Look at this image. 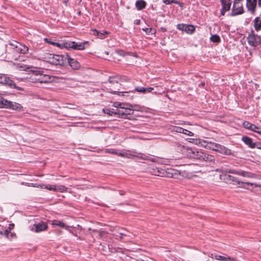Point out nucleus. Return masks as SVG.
Returning <instances> with one entry per match:
<instances>
[{"instance_id":"nucleus-1","label":"nucleus","mask_w":261,"mask_h":261,"mask_svg":"<svg viewBox=\"0 0 261 261\" xmlns=\"http://www.w3.org/2000/svg\"><path fill=\"white\" fill-rule=\"evenodd\" d=\"M177 149L180 150L182 154L190 158L198 160L200 161L211 162L214 160L213 156L197 150L195 148H189L179 145L177 146Z\"/></svg>"},{"instance_id":"nucleus-2","label":"nucleus","mask_w":261,"mask_h":261,"mask_svg":"<svg viewBox=\"0 0 261 261\" xmlns=\"http://www.w3.org/2000/svg\"><path fill=\"white\" fill-rule=\"evenodd\" d=\"M6 51L7 52L8 57L5 58L8 59L17 60L18 54H27L29 51L28 47L17 41H12L6 45Z\"/></svg>"},{"instance_id":"nucleus-3","label":"nucleus","mask_w":261,"mask_h":261,"mask_svg":"<svg viewBox=\"0 0 261 261\" xmlns=\"http://www.w3.org/2000/svg\"><path fill=\"white\" fill-rule=\"evenodd\" d=\"M154 174L157 176H166L169 178H176L179 180H181L184 176L181 172L172 169H168L167 171L163 169H158L156 171H155Z\"/></svg>"},{"instance_id":"nucleus-4","label":"nucleus","mask_w":261,"mask_h":261,"mask_svg":"<svg viewBox=\"0 0 261 261\" xmlns=\"http://www.w3.org/2000/svg\"><path fill=\"white\" fill-rule=\"evenodd\" d=\"M87 43V42H85L84 43H77L75 42H71V41L62 42V43L56 42L55 46H56L60 48H73L74 49L83 50L85 48V44H86Z\"/></svg>"},{"instance_id":"nucleus-5","label":"nucleus","mask_w":261,"mask_h":261,"mask_svg":"<svg viewBox=\"0 0 261 261\" xmlns=\"http://www.w3.org/2000/svg\"><path fill=\"white\" fill-rule=\"evenodd\" d=\"M45 60L53 65H63L64 64V58L61 55L47 54L44 57Z\"/></svg>"},{"instance_id":"nucleus-6","label":"nucleus","mask_w":261,"mask_h":261,"mask_svg":"<svg viewBox=\"0 0 261 261\" xmlns=\"http://www.w3.org/2000/svg\"><path fill=\"white\" fill-rule=\"evenodd\" d=\"M0 83L7 85L11 88H15L18 90H23L21 87L17 86L14 81L4 74H0Z\"/></svg>"},{"instance_id":"nucleus-7","label":"nucleus","mask_w":261,"mask_h":261,"mask_svg":"<svg viewBox=\"0 0 261 261\" xmlns=\"http://www.w3.org/2000/svg\"><path fill=\"white\" fill-rule=\"evenodd\" d=\"M210 146H209V148L213 150H215L222 154L226 155L230 154V150L224 146L219 144L211 142L210 143Z\"/></svg>"},{"instance_id":"nucleus-8","label":"nucleus","mask_w":261,"mask_h":261,"mask_svg":"<svg viewBox=\"0 0 261 261\" xmlns=\"http://www.w3.org/2000/svg\"><path fill=\"white\" fill-rule=\"evenodd\" d=\"M2 103V108H10L12 110L20 111L22 110V107L19 103L15 102H12L8 101L7 100L4 98V100L1 101Z\"/></svg>"},{"instance_id":"nucleus-9","label":"nucleus","mask_w":261,"mask_h":261,"mask_svg":"<svg viewBox=\"0 0 261 261\" xmlns=\"http://www.w3.org/2000/svg\"><path fill=\"white\" fill-rule=\"evenodd\" d=\"M247 40L248 44L252 46H257L260 43V37L254 33L250 34L248 37Z\"/></svg>"},{"instance_id":"nucleus-10","label":"nucleus","mask_w":261,"mask_h":261,"mask_svg":"<svg viewBox=\"0 0 261 261\" xmlns=\"http://www.w3.org/2000/svg\"><path fill=\"white\" fill-rule=\"evenodd\" d=\"M244 9L242 4L241 3L233 2L231 11V16H236L244 13Z\"/></svg>"},{"instance_id":"nucleus-11","label":"nucleus","mask_w":261,"mask_h":261,"mask_svg":"<svg viewBox=\"0 0 261 261\" xmlns=\"http://www.w3.org/2000/svg\"><path fill=\"white\" fill-rule=\"evenodd\" d=\"M177 28L179 30L184 31L188 34H192L195 31V27L193 25L178 24Z\"/></svg>"},{"instance_id":"nucleus-12","label":"nucleus","mask_w":261,"mask_h":261,"mask_svg":"<svg viewBox=\"0 0 261 261\" xmlns=\"http://www.w3.org/2000/svg\"><path fill=\"white\" fill-rule=\"evenodd\" d=\"M257 0H246V7L252 14L255 13Z\"/></svg>"},{"instance_id":"nucleus-13","label":"nucleus","mask_w":261,"mask_h":261,"mask_svg":"<svg viewBox=\"0 0 261 261\" xmlns=\"http://www.w3.org/2000/svg\"><path fill=\"white\" fill-rule=\"evenodd\" d=\"M47 228V224L41 221L34 224L32 229L36 232H39L46 230Z\"/></svg>"},{"instance_id":"nucleus-14","label":"nucleus","mask_w":261,"mask_h":261,"mask_svg":"<svg viewBox=\"0 0 261 261\" xmlns=\"http://www.w3.org/2000/svg\"><path fill=\"white\" fill-rule=\"evenodd\" d=\"M39 83H47L53 81L51 76L47 74H43L42 71L39 70Z\"/></svg>"},{"instance_id":"nucleus-15","label":"nucleus","mask_w":261,"mask_h":261,"mask_svg":"<svg viewBox=\"0 0 261 261\" xmlns=\"http://www.w3.org/2000/svg\"><path fill=\"white\" fill-rule=\"evenodd\" d=\"M224 179L226 182L229 184H234L237 183L238 185L242 184V182L240 181L237 177L230 175H225Z\"/></svg>"},{"instance_id":"nucleus-16","label":"nucleus","mask_w":261,"mask_h":261,"mask_svg":"<svg viewBox=\"0 0 261 261\" xmlns=\"http://www.w3.org/2000/svg\"><path fill=\"white\" fill-rule=\"evenodd\" d=\"M128 111L126 106H125V108L117 109L116 110V115H119V117H124L127 115H131L132 113L127 112Z\"/></svg>"},{"instance_id":"nucleus-17","label":"nucleus","mask_w":261,"mask_h":261,"mask_svg":"<svg viewBox=\"0 0 261 261\" xmlns=\"http://www.w3.org/2000/svg\"><path fill=\"white\" fill-rule=\"evenodd\" d=\"M242 140L251 148H254L256 146V144L253 142L252 139L248 137L243 136L242 138Z\"/></svg>"},{"instance_id":"nucleus-18","label":"nucleus","mask_w":261,"mask_h":261,"mask_svg":"<svg viewBox=\"0 0 261 261\" xmlns=\"http://www.w3.org/2000/svg\"><path fill=\"white\" fill-rule=\"evenodd\" d=\"M93 35L97 36L98 38L104 39L106 37L107 35L109 34L107 31H103L102 32H99L95 29L92 30Z\"/></svg>"},{"instance_id":"nucleus-19","label":"nucleus","mask_w":261,"mask_h":261,"mask_svg":"<svg viewBox=\"0 0 261 261\" xmlns=\"http://www.w3.org/2000/svg\"><path fill=\"white\" fill-rule=\"evenodd\" d=\"M68 62L71 68L74 70L78 69L80 67V64L73 59L68 58Z\"/></svg>"},{"instance_id":"nucleus-20","label":"nucleus","mask_w":261,"mask_h":261,"mask_svg":"<svg viewBox=\"0 0 261 261\" xmlns=\"http://www.w3.org/2000/svg\"><path fill=\"white\" fill-rule=\"evenodd\" d=\"M39 70L33 71V73L30 77V81L32 83H39Z\"/></svg>"},{"instance_id":"nucleus-21","label":"nucleus","mask_w":261,"mask_h":261,"mask_svg":"<svg viewBox=\"0 0 261 261\" xmlns=\"http://www.w3.org/2000/svg\"><path fill=\"white\" fill-rule=\"evenodd\" d=\"M52 225L54 227L59 226L61 228H64L67 230L69 229V226H66L65 223H64L62 221L55 220L52 221L51 223Z\"/></svg>"},{"instance_id":"nucleus-22","label":"nucleus","mask_w":261,"mask_h":261,"mask_svg":"<svg viewBox=\"0 0 261 261\" xmlns=\"http://www.w3.org/2000/svg\"><path fill=\"white\" fill-rule=\"evenodd\" d=\"M133 153H136V152H130V151H125V152H119L118 156L127 158H132L134 156H138L137 155H136Z\"/></svg>"},{"instance_id":"nucleus-23","label":"nucleus","mask_w":261,"mask_h":261,"mask_svg":"<svg viewBox=\"0 0 261 261\" xmlns=\"http://www.w3.org/2000/svg\"><path fill=\"white\" fill-rule=\"evenodd\" d=\"M221 2L222 5V9L227 11L230 10L231 5L230 0H221Z\"/></svg>"},{"instance_id":"nucleus-24","label":"nucleus","mask_w":261,"mask_h":261,"mask_svg":"<svg viewBox=\"0 0 261 261\" xmlns=\"http://www.w3.org/2000/svg\"><path fill=\"white\" fill-rule=\"evenodd\" d=\"M254 27L257 31L261 29V19L259 17H257L254 20Z\"/></svg>"},{"instance_id":"nucleus-25","label":"nucleus","mask_w":261,"mask_h":261,"mask_svg":"<svg viewBox=\"0 0 261 261\" xmlns=\"http://www.w3.org/2000/svg\"><path fill=\"white\" fill-rule=\"evenodd\" d=\"M136 6L138 10H141L145 7L146 3L143 0L137 1L136 3Z\"/></svg>"},{"instance_id":"nucleus-26","label":"nucleus","mask_w":261,"mask_h":261,"mask_svg":"<svg viewBox=\"0 0 261 261\" xmlns=\"http://www.w3.org/2000/svg\"><path fill=\"white\" fill-rule=\"evenodd\" d=\"M0 233L2 235H5L6 236V237L9 239H12L14 236H15V234L13 233H10V232H9L8 230V229H6L4 231H0Z\"/></svg>"},{"instance_id":"nucleus-27","label":"nucleus","mask_w":261,"mask_h":261,"mask_svg":"<svg viewBox=\"0 0 261 261\" xmlns=\"http://www.w3.org/2000/svg\"><path fill=\"white\" fill-rule=\"evenodd\" d=\"M142 30L144 31L148 35H152L156 33V30L154 29H153L152 28H143Z\"/></svg>"},{"instance_id":"nucleus-28","label":"nucleus","mask_w":261,"mask_h":261,"mask_svg":"<svg viewBox=\"0 0 261 261\" xmlns=\"http://www.w3.org/2000/svg\"><path fill=\"white\" fill-rule=\"evenodd\" d=\"M103 112L110 116L116 115V110L114 109H104Z\"/></svg>"},{"instance_id":"nucleus-29","label":"nucleus","mask_w":261,"mask_h":261,"mask_svg":"<svg viewBox=\"0 0 261 261\" xmlns=\"http://www.w3.org/2000/svg\"><path fill=\"white\" fill-rule=\"evenodd\" d=\"M243 125L245 128L250 129V130H251V128H252V127L255 128L254 126V124L250 123V122H249L248 121L244 122L243 123Z\"/></svg>"},{"instance_id":"nucleus-30","label":"nucleus","mask_w":261,"mask_h":261,"mask_svg":"<svg viewBox=\"0 0 261 261\" xmlns=\"http://www.w3.org/2000/svg\"><path fill=\"white\" fill-rule=\"evenodd\" d=\"M211 40L215 43H218L220 41V38L217 35H213L210 38Z\"/></svg>"},{"instance_id":"nucleus-31","label":"nucleus","mask_w":261,"mask_h":261,"mask_svg":"<svg viewBox=\"0 0 261 261\" xmlns=\"http://www.w3.org/2000/svg\"><path fill=\"white\" fill-rule=\"evenodd\" d=\"M228 172L232 174H238L245 177L246 172L244 171H238L236 170H229Z\"/></svg>"},{"instance_id":"nucleus-32","label":"nucleus","mask_w":261,"mask_h":261,"mask_svg":"<svg viewBox=\"0 0 261 261\" xmlns=\"http://www.w3.org/2000/svg\"><path fill=\"white\" fill-rule=\"evenodd\" d=\"M17 68L21 71H25L29 69V67L23 64H19L17 65Z\"/></svg>"},{"instance_id":"nucleus-33","label":"nucleus","mask_w":261,"mask_h":261,"mask_svg":"<svg viewBox=\"0 0 261 261\" xmlns=\"http://www.w3.org/2000/svg\"><path fill=\"white\" fill-rule=\"evenodd\" d=\"M127 104L122 103L119 102H115L113 103V106L117 109L125 108V106H126Z\"/></svg>"},{"instance_id":"nucleus-34","label":"nucleus","mask_w":261,"mask_h":261,"mask_svg":"<svg viewBox=\"0 0 261 261\" xmlns=\"http://www.w3.org/2000/svg\"><path fill=\"white\" fill-rule=\"evenodd\" d=\"M67 188L64 186H56V191H59L60 192H64L67 191Z\"/></svg>"},{"instance_id":"nucleus-35","label":"nucleus","mask_w":261,"mask_h":261,"mask_svg":"<svg viewBox=\"0 0 261 261\" xmlns=\"http://www.w3.org/2000/svg\"><path fill=\"white\" fill-rule=\"evenodd\" d=\"M120 79L118 76L110 77L109 81L110 83H118Z\"/></svg>"},{"instance_id":"nucleus-36","label":"nucleus","mask_w":261,"mask_h":261,"mask_svg":"<svg viewBox=\"0 0 261 261\" xmlns=\"http://www.w3.org/2000/svg\"><path fill=\"white\" fill-rule=\"evenodd\" d=\"M172 131L179 133H182L184 132V128L181 127L174 126L172 128Z\"/></svg>"},{"instance_id":"nucleus-37","label":"nucleus","mask_w":261,"mask_h":261,"mask_svg":"<svg viewBox=\"0 0 261 261\" xmlns=\"http://www.w3.org/2000/svg\"><path fill=\"white\" fill-rule=\"evenodd\" d=\"M106 152L110 153L112 154H116L118 155L119 151H117L114 149H106L105 150Z\"/></svg>"},{"instance_id":"nucleus-38","label":"nucleus","mask_w":261,"mask_h":261,"mask_svg":"<svg viewBox=\"0 0 261 261\" xmlns=\"http://www.w3.org/2000/svg\"><path fill=\"white\" fill-rule=\"evenodd\" d=\"M254 126L255 128L252 127V128H251V130L253 131L257 134L261 135V127H258L254 124Z\"/></svg>"},{"instance_id":"nucleus-39","label":"nucleus","mask_w":261,"mask_h":261,"mask_svg":"<svg viewBox=\"0 0 261 261\" xmlns=\"http://www.w3.org/2000/svg\"><path fill=\"white\" fill-rule=\"evenodd\" d=\"M45 189H46L50 191H56V185H53V186L46 185L45 186Z\"/></svg>"},{"instance_id":"nucleus-40","label":"nucleus","mask_w":261,"mask_h":261,"mask_svg":"<svg viewBox=\"0 0 261 261\" xmlns=\"http://www.w3.org/2000/svg\"><path fill=\"white\" fill-rule=\"evenodd\" d=\"M120 235L121 236H129V232L126 231V230H122V229H121V231L119 232Z\"/></svg>"},{"instance_id":"nucleus-41","label":"nucleus","mask_w":261,"mask_h":261,"mask_svg":"<svg viewBox=\"0 0 261 261\" xmlns=\"http://www.w3.org/2000/svg\"><path fill=\"white\" fill-rule=\"evenodd\" d=\"M184 132L183 133H182V134H185L188 136H194V133H192V132L189 131V130L184 129Z\"/></svg>"},{"instance_id":"nucleus-42","label":"nucleus","mask_w":261,"mask_h":261,"mask_svg":"<svg viewBox=\"0 0 261 261\" xmlns=\"http://www.w3.org/2000/svg\"><path fill=\"white\" fill-rule=\"evenodd\" d=\"M135 90L139 92L146 93L145 88L144 87H137L135 88Z\"/></svg>"},{"instance_id":"nucleus-43","label":"nucleus","mask_w":261,"mask_h":261,"mask_svg":"<svg viewBox=\"0 0 261 261\" xmlns=\"http://www.w3.org/2000/svg\"><path fill=\"white\" fill-rule=\"evenodd\" d=\"M215 257L217 259L223 260V261H225V260L226 259V257L221 256V255H215Z\"/></svg>"},{"instance_id":"nucleus-44","label":"nucleus","mask_w":261,"mask_h":261,"mask_svg":"<svg viewBox=\"0 0 261 261\" xmlns=\"http://www.w3.org/2000/svg\"><path fill=\"white\" fill-rule=\"evenodd\" d=\"M127 105L126 106V108L128 109V111H127V112H130L132 113V114L133 113V107L132 105H129V107H127Z\"/></svg>"},{"instance_id":"nucleus-45","label":"nucleus","mask_w":261,"mask_h":261,"mask_svg":"<svg viewBox=\"0 0 261 261\" xmlns=\"http://www.w3.org/2000/svg\"><path fill=\"white\" fill-rule=\"evenodd\" d=\"M245 177H254V174H252V173H249V172H246V174H245Z\"/></svg>"},{"instance_id":"nucleus-46","label":"nucleus","mask_w":261,"mask_h":261,"mask_svg":"<svg viewBox=\"0 0 261 261\" xmlns=\"http://www.w3.org/2000/svg\"><path fill=\"white\" fill-rule=\"evenodd\" d=\"M14 227V224H10L8 228L7 229L8 230L9 232H10V231L13 229Z\"/></svg>"},{"instance_id":"nucleus-47","label":"nucleus","mask_w":261,"mask_h":261,"mask_svg":"<svg viewBox=\"0 0 261 261\" xmlns=\"http://www.w3.org/2000/svg\"><path fill=\"white\" fill-rule=\"evenodd\" d=\"M173 0H164V3L166 5H169L173 3Z\"/></svg>"},{"instance_id":"nucleus-48","label":"nucleus","mask_w":261,"mask_h":261,"mask_svg":"<svg viewBox=\"0 0 261 261\" xmlns=\"http://www.w3.org/2000/svg\"><path fill=\"white\" fill-rule=\"evenodd\" d=\"M225 261H237L234 258L230 257H226Z\"/></svg>"},{"instance_id":"nucleus-49","label":"nucleus","mask_w":261,"mask_h":261,"mask_svg":"<svg viewBox=\"0 0 261 261\" xmlns=\"http://www.w3.org/2000/svg\"><path fill=\"white\" fill-rule=\"evenodd\" d=\"M146 93L147 92H150L152 90H153V88L152 87H148L145 88Z\"/></svg>"},{"instance_id":"nucleus-50","label":"nucleus","mask_w":261,"mask_h":261,"mask_svg":"<svg viewBox=\"0 0 261 261\" xmlns=\"http://www.w3.org/2000/svg\"><path fill=\"white\" fill-rule=\"evenodd\" d=\"M120 93H122V95L123 96H127V95H126V94H128V92H118V95H120Z\"/></svg>"},{"instance_id":"nucleus-51","label":"nucleus","mask_w":261,"mask_h":261,"mask_svg":"<svg viewBox=\"0 0 261 261\" xmlns=\"http://www.w3.org/2000/svg\"><path fill=\"white\" fill-rule=\"evenodd\" d=\"M226 11H225L224 9L222 8L221 11V15H222V16L224 15Z\"/></svg>"},{"instance_id":"nucleus-52","label":"nucleus","mask_w":261,"mask_h":261,"mask_svg":"<svg viewBox=\"0 0 261 261\" xmlns=\"http://www.w3.org/2000/svg\"><path fill=\"white\" fill-rule=\"evenodd\" d=\"M4 100V98L0 96V108L2 107V103H1V101Z\"/></svg>"},{"instance_id":"nucleus-53","label":"nucleus","mask_w":261,"mask_h":261,"mask_svg":"<svg viewBox=\"0 0 261 261\" xmlns=\"http://www.w3.org/2000/svg\"><path fill=\"white\" fill-rule=\"evenodd\" d=\"M49 44H52L53 45H55V42H53V41H48V42Z\"/></svg>"},{"instance_id":"nucleus-54","label":"nucleus","mask_w":261,"mask_h":261,"mask_svg":"<svg viewBox=\"0 0 261 261\" xmlns=\"http://www.w3.org/2000/svg\"><path fill=\"white\" fill-rule=\"evenodd\" d=\"M256 147L258 149H261V144L257 145Z\"/></svg>"},{"instance_id":"nucleus-55","label":"nucleus","mask_w":261,"mask_h":261,"mask_svg":"<svg viewBox=\"0 0 261 261\" xmlns=\"http://www.w3.org/2000/svg\"><path fill=\"white\" fill-rule=\"evenodd\" d=\"M258 6L261 7V0H258Z\"/></svg>"},{"instance_id":"nucleus-56","label":"nucleus","mask_w":261,"mask_h":261,"mask_svg":"<svg viewBox=\"0 0 261 261\" xmlns=\"http://www.w3.org/2000/svg\"><path fill=\"white\" fill-rule=\"evenodd\" d=\"M242 0H234V2L240 3Z\"/></svg>"},{"instance_id":"nucleus-57","label":"nucleus","mask_w":261,"mask_h":261,"mask_svg":"<svg viewBox=\"0 0 261 261\" xmlns=\"http://www.w3.org/2000/svg\"><path fill=\"white\" fill-rule=\"evenodd\" d=\"M120 194L123 195V194L122 193V192H121Z\"/></svg>"},{"instance_id":"nucleus-58","label":"nucleus","mask_w":261,"mask_h":261,"mask_svg":"<svg viewBox=\"0 0 261 261\" xmlns=\"http://www.w3.org/2000/svg\"><path fill=\"white\" fill-rule=\"evenodd\" d=\"M120 194L123 195V194L122 193V192H121Z\"/></svg>"},{"instance_id":"nucleus-59","label":"nucleus","mask_w":261,"mask_h":261,"mask_svg":"<svg viewBox=\"0 0 261 261\" xmlns=\"http://www.w3.org/2000/svg\"><path fill=\"white\" fill-rule=\"evenodd\" d=\"M140 261H144V260H141Z\"/></svg>"}]
</instances>
